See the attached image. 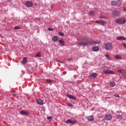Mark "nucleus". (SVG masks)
I'll list each match as a JSON object with an SVG mask.
<instances>
[{
	"label": "nucleus",
	"instance_id": "1",
	"mask_svg": "<svg viewBox=\"0 0 126 126\" xmlns=\"http://www.w3.org/2000/svg\"><path fill=\"white\" fill-rule=\"evenodd\" d=\"M82 41V42H78L77 45L79 46H87L88 44H99L101 43L100 41L95 40L93 41L92 39L86 37H83Z\"/></svg>",
	"mask_w": 126,
	"mask_h": 126
},
{
	"label": "nucleus",
	"instance_id": "2",
	"mask_svg": "<svg viewBox=\"0 0 126 126\" xmlns=\"http://www.w3.org/2000/svg\"><path fill=\"white\" fill-rule=\"evenodd\" d=\"M115 22L117 23V24H125L126 22V19L124 17L116 19Z\"/></svg>",
	"mask_w": 126,
	"mask_h": 126
},
{
	"label": "nucleus",
	"instance_id": "3",
	"mask_svg": "<svg viewBox=\"0 0 126 126\" xmlns=\"http://www.w3.org/2000/svg\"><path fill=\"white\" fill-rule=\"evenodd\" d=\"M122 0H118L117 1H113L111 2V4L113 6H117L119 7L121 6L122 4Z\"/></svg>",
	"mask_w": 126,
	"mask_h": 126
},
{
	"label": "nucleus",
	"instance_id": "4",
	"mask_svg": "<svg viewBox=\"0 0 126 126\" xmlns=\"http://www.w3.org/2000/svg\"><path fill=\"white\" fill-rule=\"evenodd\" d=\"M113 48V44L112 43L108 42L105 45V50H112Z\"/></svg>",
	"mask_w": 126,
	"mask_h": 126
},
{
	"label": "nucleus",
	"instance_id": "5",
	"mask_svg": "<svg viewBox=\"0 0 126 126\" xmlns=\"http://www.w3.org/2000/svg\"><path fill=\"white\" fill-rule=\"evenodd\" d=\"M103 72L106 74H115V72L113 71L112 70L105 69L103 70Z\"/></svg>",
	"mask_w": 126,
	"mask_h": 126
},
{
	"label": "nucleus",
	"instance_id": "6",
	"mask_svg": "<svg viewBox=\"0 0 126 126\" xmlns=\"http://www.w3.org/2000/svg\"><path fill=\"white\" fill-rule=\"evenodd\" d=\"M105 120H106V121H111L112 120V115L111 114L106 115L105 117Z\"/></svg>",
	"mask_w": 126,
	"mask_h": 126
},
{
	"label": "nucleus",
	"instance_id": "7",
	"mask_svg": "<svg viewBox=\"0 0 126 126\" xmlns=\"http://www.w3.org/2000/svg\"><path fill=\"white\" fill-rule=\"evenodd\" d=\"M26 5L27 7H31L33 5V3L30 1H28L26 3Z\"/></svg>",
	"mask_w": 126,
	"mask_h": 126
},
{
	"label": "nucleus",
	"instance_id": "8",
	"mask_svg": "<svg viewBox=\"0 0 126 126\" xmlns=\"http://www.w3.org/2000/svg\"><path fill=\"white\" fill-rule=\"evenodd\" d=\"M20 113L21 114V115H25L26 116L29 115V112L23 110L21 111L20 112Z\"/></svg>",
	"mask_w": 126,
	"mask_h": 126
},
{
	"label": "nucleus",
	"instance_id": "9",
	"mask_svg": "<svg viewBox=\"0 0 126 126\" xmlns=\"http://www.w3.org/2000/svg\"><path fill=\"white\" fill-rule=\"evenodd\" d=\"M96 23H97L98 24H100V25H104V24H106V22L104 21H96Z\"/></svg>",
	"mask_w": 126,
	"mask_h": 126
},
{
	"label": "nucleus",
	"instance_id": "10",
	"mask_svg": "<svg viewBox=\"0 0 126 126\" xmlns=\"http://www.w3.org/2000/svg\"><path fill=\"white\" fill-rule=\"evenodd\" d=\"M89 122H93L94 121V118L92 116H90L87 118Z\"/></svg>",
	"mask_w": 126,
	"mask_h": 126
},
{
	"label": "nucleus",
	"instance_id": "11",
	"mask_svg": "<svg viewBox=\"0 0 126 126\" xmlns=\"http://www.w3.org/2000/svg\"><path fill=\"white\" fill-rule=\"evenodd\" d=\"M37 104H38V105H43V104H44L43 100L40 98L37 99Z\"/></svg>",
	"mask_w": 126,
	"mask_h": 126
},
{
	"label": "nucleus",
	"instance_id": "12",
	"mask_svg": "<svg viewBox=\"0 0 126 126\" xmlns=\"http://www.w3.org/2000/svg\"><path fill=\"white\" fill-rule=\"evenodd\" d=\"M27 63V58L26 57H24L23 60L21 61V63L22 64H25Z\"/></svg>",
	"mask_w": 126,
	"mask_h": 126
},
{
	"label": "nucleus",
	"instance_id": "13",
	"mask_svg": "<svg viewBox=\"0 0 126 126\" xmlns=\"http://www.w3.org/2000/svg\"><path fill=\"white\" fill-rule=\"evenodd\" d=\"M105 57L106 58H107L108 61H112L113 60V58L112 57H111L110 55H109L108 54H106Z\"/></svg>",
	"mask_w": 126,
	"mask_h": 126
},
{
	"label": "nucleus",
	"instance_id": "14",
	"mask_svg": "<svg viewBox=\"0 0 126 126\" xmlns=\"http://www.w3.org/2000/svg\"><path fill=\"white\" fill-rule=\"evenodd\" d=\"M66 124H71V125H73V124H75V121H72L70 120H67L66 121Z\"/></svg>",
	"mask_w": 126,
	"mask_h": 126
},
{
	"label": "nucleus",
	"instance_id": "15",
	"mask_svg": "<svg viewBox=\"0 0 126 126\" xmlns=\"http://www.w3.org/2000/svg\"><path fill=\"white\" fill-rule=\"evenodd\" d=\"M93 51L94 52H98V51H99V47L98 46H94L93 48Z\"/></svg>",
	"mask_w": 126,
	"mask_h": 126
},
{
	"label": "nucleus",
	"instance_id": "16",
	"mask_svg": "<svg viewBox=\"0 0 126 126\" xmlns=\"http://www.w3.org/2000/svg\"><path fill=\"white\" fill-rule=\"evenodd\" d=\"M117 40H118V41H121L124 40L125 41H126V39L125 37H124V36H119L117 38Z\"/></svg>",
	"mask_w": 126,
	"mask_h": 126
},
{
	"label": "nucleus",
	"instance_id": "17",
	"mask_svg": "<svg viewBox=\"0 0 126 126\" xmlns=\"http://www.w3.org/2000/svg\"><path fill=\"white\" fill-rule=\"evenodd\" d=\"M52 41L57 42V41L59 40V38L57 36H54L52 37Z\"/></svg>",
	"mask_w": 126,
	"mask_h": 126
},
{
	"label": "nucleus",
	"instance_id": "18",
	"mask_svg": "<svg viewBox=\"0 0 126 126\" xmlns=\"http://www.w3.org/2000/svg\"><path fill=\"white\" fill-rule=\"evenodd\" d=\"M59 43L62 47L63 46H64V40H63V39L59 40Z\"/></svg>",
	"mask_w": 126,
	"mask_h": 126
},
{
	"label": "nucleus",
	"instance_id": "19",
	"mask_svg": "<svg viewBox=\"0 0 126 126\" xmlns=\"http://www.w3.org/2000/svg\"><path fill=\"white\" fill-rule=\"evenodd\" d=\"M113 15H114V16H119V15H120V12L118 11H115L113 13Z\"/></svg>",
	"mask_w": 126,
	"mask_h": 126
},
{
	"label": "nucleus",
	"instance_id": "20",
	"mask_svg": "<svg viewBox=\"0 0 126 126\" xmlns=\"http://www.w3.org/2000/svg\"><path fill=\"white\" fill-rule=\"evenodd\" d=\"M67 97L70 99H73L74 100H75V97H74V96L71 94H67Z\"/></svg>",
	"mask_w": 126,
	"mask_h": 126
},
{
	"label": "nucleus",
	"instance_id": "21",
	"mask_svg": "<svg viewBox=\"0 0 126 126\" xmlns=\"http://www.w3.org/2000/svg\"><path fill=\"white\" fill-rule=\"evenodd\" d=\"M114 58L116 59V60H122V56H121L120 55H116Z\"/></svg>",
	"mask_w": 126,
	"mask_h": 126
},
{
	"label": "nucleus",
	"instance_id": "22",
	"mask_svg": "<svg viewBox=\"0 0 126 126\" xmlns=\"http://www.w3.org/2000/svg\"><path fill=\"white\" fill-rule=\"evenodd\" d=\"M90 76H92V77H96L97 76V73H92V74H90Z\"/></svg>",
	"mask_w": 126,
	"mask_h": 126
},
{
	"label": "nucleus",
	"instance_id": "23",
	"mask_svg": "<svg viewBox=\"0 0 126 126\" xmlns=\"http://www.w3.org/2000/svg\"><path fill=\"white\" fill-rule=\"evenodd\" d=\"M116 118H117V119H118V120H122V119H123V115H117L116 116Z\"/></svg>",
	"mask_w": 126,
	"mask_h": 126
},
{
	"label": "nucleus",
	"instance_id": "24",
	"mask_svg": "<svg viewBox=\"0 0 126 126\" xmlns=\"http://www.w3.org/2000/svg\"><path fill=\"white\" fill-rule=\"evenodd\" d=\"M118 72H120L121 73L122 75H124V73H125V70H122V69H119L118 70Z\"/></svg>",
	"mask_w": 126,
	"mask_h": 126
},
{
	"label": "nucleus",
	"instance_id": "25",
	"mask_svg": "<svg viewBox=\"0 0 126 126\" xmlns=\"http://www.w3.org/2000/svg\"><path fill=\"white\" fill-rule=\"evenodd\" d=\"M90 15H92V16L95 15V14H96V13H95V12H94V11H90L89 12Z\"/></svg>",
	"mask_w": 126,
	"mask_h": 126
},
{
	"label": "nucleus",
	"instance_id": "26",
	"mask_svg": "<svg viewBox=\"0 0 126 126\" xmlns=\"http://www.w3.org/2000/svg\"><path fill=\"white\" fill-rule=\"evenodd\" d=\"M110 86H111V87H114V86H115V82H110Z\"/></svg>",
	"mask_w": 126,
	"mask_h": 126
},
{
	"label": "nucleus",
	"instance_id": "27",
	"mask_svg": "<svg viewBox=\"0 0 126 126\" xmlns=\"http://www.w3.org/2000/svg\"><path fill=\"white\" fill-rule=\"evenodd\" d=\"M35 57H36V58H40L41 57V54L40 52H38L35 55Z\"/></svg>",
	"mask_w": 126,
	"mask_h": 126
},
{
	"label": "nucleus",
	"instance_id": "28",
	"mask_svg": "<svg viewBox=\"0 0 126 126\" xmlns=\"http://www.w3.org/2000/svg\"><path fill=\"white\" fill-rule=\"evenodd\" d=\"M59 35H60V36H61L62 37H63V36L64 35V34H63V32H59Z\"/></svg>",
	"mask_w": 126,
	"mask_h": 126
},
{
	"label": "nucleus",
	"instance_id": "29",
	"mask_svg": "<svg viewBox=\"0 0 126 126\" xmlns=\"http://www.w3.org/2000/svg\"><path fill=\"white\" fill-rule=\"evenodd\" d=\"M46 82H48V83H52L53 82V80H46Z\"/></svg>",
	"mask_w": 126,
	"mask_h": 126
},
{
	"label": "nucleus",
	"instance_id": "30",
	"mask_svg": "<svg viewBox=\"0 0 126 126\" xmlns=\"http://www.w3.org/2000/svg\"><path fill=\"white\" fill-rule=\"evenodd\" d=\"M14 29H15V30L20 29V27H19L18 26H17L14 27Z\"/></svg>",
	"mask_w": 126,
	"mask_h": 126
},
{
	"label": "nucleus",
	"instance_id": "31",
	"mask_svg": "<svg viewBox=\"0 0 126 126\" xmlns=\"http://www.w3.org/2000/svg\"><path fill=\"white\" fill-rule=\"evenodd\" d=\"M52 117L51 116L47 117V120H49V121L52 120Z\"/></svg>",
	"mask_w": 126,
	"mask_h": 126
},
{
	"label": "nucleus",
	"instance_id": "32",
	"mask_svg": "<svg viewBox=\"0 0 126 126\" xmlns=\"http://www.w3.org/2000/svg\"><path fill=\"white\" fill-rule=\"evenodd\" d=\"M49 31H54V29L51 28H48Z\"/></svg>",
	"mask_w": 126,
	"mask_h": 126
},
{
	"label": "nucleus",
	"instance_id": "33",
	"mask_svg": "<svg viewBox=\"0 0 126 126\" xmlns=\"http://www.w3.org/2000/svg\"><path fill=\"white\" fill-rule=\"evenodd\" d=\"M68 106H69V107H72L73 105L71 103H68Z\"/></svg>",
	"mask_w": 126,
	"mask_h": 126
},
{
	"label": "nucleus",
	"instance_id": "34",
	"mask_svg": "<svg viewBox=\"0 0 126 126\" xmlns=\"http://www.w3.org/2000/svg\"><path fill=\"white\" fill-rule=\"evenodd\" d=\"M113 96H115V97H117L118 98H120V95H119L113 94Z\"/></svg>",
	"mask_w": 126,
	"mask_h": 126
},
{
	"label": "nucleus",
	"instance_id": "35",
	"mask_svg": "<svg viewBox=\"0 0 126 126\" xmlns=\"http://www.w3.org/2000/svg\"><path fill=\"white\" fill-rule=\"evenodd\" d=\"M67 61H68V62H71V61H72V58L67 59Z\"/></svg>",
	"mask_w": 126,
	"mask_h": 126
},
{
	"label": "nucleus",
	"instance_id": "36",
	"mask_svg": "<svg viewBox=\"0 0 126 126\" xmlns=\"http://www.w3.org/2000/svg\"><path fill=\"white\" fill-rule=\"evenodd\" d=\"M123 45L124 46V47L125 48V49H126V44L123 43Z\"/></svg>",
	"mask_w": 126,
	"mask_h": 126
},
{
	"label": "nucleus",
	"instance_id": "37",
	"mask_svg": "<svg viewBox=\"0 0 126 126\" xmlns=\"http://www.w3.org/2000/svg\"><path fill=\"white\" fill-rule=\"evenodd\" d=\"M6 1L8 2H10V1H11V0H6Z\"/></svg>",
	"mask_w": 126,
	"mask_h": 126
},
{
	"label": "nucleus",
	"instance_id": "38",
	"mask_svg": "<svg viewBox=\"0 0 126 126\" xmlns=\"http://www.w3.org/2000/svg\"><path fill=\"white\" fill-rule=\"evenodd\" d=\"M123 10H124V11H126V7L123 8Z\"/></svg>",
	"mask_w": 126,
	"mask_h": 126
},
{
	"label": "nucleus",
	"instance_id": "39",
	"mask_svg": "<svg viewBox=\"0 0 126 126\" xmlns=\"http://www.w3.org/2000/svg\"><path fill=\"white\" fill-rule=\"evenodd\" d=\"M59 63H63V61H59Z\"/></svg>",
	"mask_w": 126,
	"mask_h": 126
},
{
	"label": "nucleus",
	"instance_id": "40",
	"mask_svg": "<svg viewBox=\"0 0 126 126\" xmlns=\"http://www.w3.org/2000/svg\"><path fill=\"white\" fill-rule=\"evenodd\" d=\"M56 62H57V63H60V62H61V61H59V60H56Z\"/></svg>",
	"mask_w": 126,
	"mask_h": 126
},
{
	"label": "nucleus",
	"instance_id": "41",
	"mask_svg": "<svg viewBox=\"0 0 126 126\" xmlns=\"http://www.w3.org/2000/svg\"><path fill=\"white\" fill-rule=\"evenodd\" d=\"M100 18H101V19H103V18H104V17H103V16H101V17H100Z\"/></svg>",
	"mask_w": 126,
	"mask_h": 126
}]
</instances>
